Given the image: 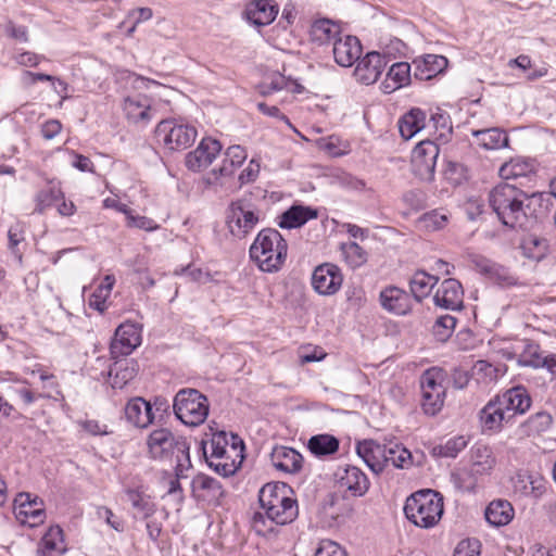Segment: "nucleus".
<instances>
[{
	"label": "nucleus",
	"mask_w": 556,
	"mask_h": 556,
	"mask_svg": "<svg viewBox=\"0 0 556 556\" xmlns=\"http://www.w3.org/2000/svg\"><path fill=\"white\" fill-rule=\"evenodd\" d=\"M543 193L528 194L523 190L502 182L489 192V204L503 226L528 229L538 219L536 206H542Z\"/></svg>",
	"instance_id": "1"
},
{
	"label": "nucleus",
	"mask_w": 556,
	"mask_h": 556,
	"mask_svg": "<svg viewBox=\"0 0 556 556\" xmlns=\"http://www.w3.org/2000/svg\"><path fill=\"white\" fill-rule=\"evenodd\" d=\"M149 457L159 462H175L178 477H187L192 468L190 443L182 435H175L167 428H157L147 438Z\"/></svg>",
	"instance_id": "2"
},
{
	"label": "nucleus",
	"mask_w": 556,
	"mask_h": 556,
	"mask_svg": "<svg viewBox=\"0 0 556 556\" xmlns=\"http://www.w3.org/2000/svg\"><path fill=\"white\" fill-rule=\"evenodd\" d=\"M250 257L265 273H276L285 264L288 243L275 228L262 229L250 247Z\"/></svg>",
	"instance_id": "3"
},
{
	"label": "nucleus",
	"mask_w": 556,
	"mask_h": 556,
	"mask_svg": "<svg viewBox=\"0 0 556 556\" xmlns=\"http://www.w3.org/2000/svg\"><path fill=\"white\" fill-rule=\"evenodd\" d=\"M290 490L285 482L264 484L258 491L260 506L266 510L270 522L285 526L294 521L299 515L298 502L287 495Z\"/></svg>",
	"instance_id": "4"
},
{
	"label": "nucleus",
	"mask_w": 556,
	"mask_h": 556,
	"mask_svg": "<svg viewBox=\"0 0 556 556\" xmlns=\"http://www.w3.org/2000/svg\"><path fill=\"white\" fill-rule=\"evenodd\" d=\"M403 510L405 517L415 526L432 528L442 518L443 496L430 489L419 490L406 498Z\"/></svg>",
	"instance_id": "5"
},
{
	"label": "nucleus",
	"mask_w": 556,
	"mask_h": 556,
	"mask_svg": "<svg viewBox=\"0 0 556 556\" xmlns=\"http://www.w3.org/2000/svg\"><path fill=\"white\" fill-rule=\"evenodd\" d=\"M173 410L178 420L189 427L202 425L207 418L210 404L206 395L197 389H180L173 400Z\"/></svg>",
	"instance_id": "6"
},
{
	"label": "nucleus",
	"mask_w": 556,
	"mask_h": 556,
	"mask_svg": "<svg viewBox=\"0 0 556 556\" xmlns=\"http://www.w3.org/2000/svg\"><path fill=\"white\" fill-rule=\"evenodd\" d=\"M253 193L244 194L232 201L226 213V224L229 232L238 238H245L258 224L261 210L252 201Z\"/></svg>",
	"instance_id": "7"
},
{
	"label": "nucleus",
	"mask_w": 556,
	"mask_h": 556,
	"mask_svg": "<svg viewBox=\"0 0 556 556\" xmlns=\"http://www.w3.org/2000/svg\"><path fill=\"white\" fill-rule=\"evenodd\" d=\"M443 370L432 367L420 377L421 409L428 416H435L441 412L446 395V389L442 384Z\"/></svg>",
	"instance_id": "8"
},
{
	"label": "nucleus",
	"mask_w": 556,
	"mask_h": 556,
	"mask_svg": "<svg viewBox=\"0 0 556 556\" xmlns=\"http://www.w3.org/2000/svg\"><path fill=\"white\" fill-rule=\"evenodd\" d=\"M198 131L194 126L176 119H163L155 128V137L169 151H184L195 141Z\"/></svg>",
	"instance_id": "9"
},
{
	"label": "nucleus",
	"mask_w": 556,
	"mask_h": 556,
	"mask_svg": "<svg viewBox=\"0 0 556 556\" xmlns=\"http://www.w3.org/2000/svg\"><path fill=\"white\" fill-rule=\"evenodd\" d=\"M439 154L440 148L434 141L429 139L420 141L412 153L415 176L424 181H432Z\"/></svg>",
	"instance_id": "10"
},
{
	"label": "nucleus",
	"mask_w": 556,
	"mask_h": 556,
	"mask_svg": "<svg viewBox=\"0 0 556 556\" xmlns=\"http://www.w3.org/2000/svg\"><path fill=\"white\" fill-rule=\"evenodd\" d=\"M473 268L491 282L500 288L506 289L519 286L518 277L504 265L495 263L485 256L476 254L470 258Z\"/></svg>",
	"instance_id": "11"
},
{
	"label": "nucleus",
	"mask_w": 556,
	"mask_h": 556,
	"mask_svg": "<svg viewBox=\"0 0 556 556\" xmlns=\"http://www.w3.org/2000/svg\"><path fill=\"white\" fill-rule=\"evenodd\" d=\"M13 514L21 525H27L35 528L43 523L46 519V509L43 503L38 497L31 498L29 493H20L13 505Z\"/></svg>",
	"instance_id": "12"
},
{
	"label": "nucleus",
	"mask_w": 556,
	"mask_h": 556,
	"mask_svg": "<svg viewBox=\"0 0 556 556\" xmlns=\"http://www.w3.org/2000/svg\"><path fill=\"white\" fill-rule=\"evenodd\" d=\"M390 61V50L380 53L378 51H370L361 59L354 70V76L357 81L364 85L375 84L384 67Z\"/></svg>",
	"instance_id": "13"
},
{
	"label": "nucleus",
	"mask_w": 556,
	"mask_h": 556,
	"mask_svg": "<svg viewBox=\"0 0 556 556\" xmlns=\"http://www.w3.org/2000/svg\"><path fill=\"white\" fill-rule=\"evenodd\" d=\"M343 282L341 269L331 263L318 265L312 275V286L321 295L334 294Z\"/></svg>",
	"instance_id": "14"
},
{
	"label": "nucleus",
	"mask_w": 556,
	"mask_h": 556,
	"mask_svg": "<svg viewBox=\"0 0 556 556\" xmlns=\"http://www.w3.org/2000/svg\"><path fill=\"white\" fill-rule=\"evenodd\" d=\"M498 405L513 420L516 415H523L531 407V396L523 386H516L494 396Z\"/></svg>",
	"instance_id": "15"
},
{
	"label": "nucleus",
	"mask_w": 556,
	"mask_h": 556,
	"mask_svg": "<svg viewBox=\"0 0 556 556\" xmlns=\"http://www.w3.org/2000/svg\"><path fill=\"white\" fill-rule=\"evenodd\" d=\"M222 150L218 140L211 137L203 138L195 150L186 155L185 164L192 172H200L210 166Z\"/></svg>",
	"instance_id": "16"
},
{
	"label": "nucleus",
	"mask_w": 556,
	"mask_h": 556,
	"mask_svg": "<svg viewBox=\"0 0 556 556\" xmlns=\"http://www.w3.org/2000/svg\"><path fill=\"white\" fill-rule=\"evenodd\" d=\"M478 416L481 431L484 434L498 433L504 425L513 421L494 396L479 410Z\"/></svg>",
	"instance_id": "17"
},
{
	"label": "nucleus",
	"mask_w": 556,
	"mask_h": 556,
	"mask_svg": "<svg viewBox=\"0 0 556 556\" xmlns=\"http://www.w3.org/2000/svg\"><path fill=\"white\" fill-rule=\"evenodd\" d=\"M433 302L444 309L460 311L464 307L462 283L455 278L444 279L433 296Z\"/></svg>",
	"instance_id": "18"
},
{
	"label": "nucleus",
	"mask_w": 556,
	"mask_h": 556,
	"mask_svg": "<svg viewBox=\"0 0 556 556\" xmlns=\"http://www.w3.org/2000/svg\"><path fill=\"white\" fill-rule=\"evenodd\" d=\"M279 5L275 0H250L243 11L244 18L256 27L271 24L277 17Z\"/></svg>",
	"instance_id": "19"
},
{
	"label": "nucleus",
	"mask_w": 556,
	"mask_h": 556,
	"mask_svg": "<svg viewBox=\"0 0 556 556\" xmlns=\"http://www.w3.org/2000/svg\"><path fill=\"white\" fill-rule=\"evenodd\" d=\"M379 302L383 309L399 316L407 315L413 307L410 294L396 286H388L382 289Z\"/></svg>",
	"instance_id": "20"
},
{
	"label": "nucleus",
	"mask_w": 556,
	"mask_h": 556,
	"mask_svg": "<svg viewBox=\"0 0 556 556\" xmlns=\"http://www.w3.org/2000/svg\"><path fill=\"white\" fill-rule=\"evenodd\" d=\"M192 496L197 501L218 503L225 496L222 483L205 473H198L191 481Z\"/></svg>",
	"instance_id": "21"
},
{
	"label": "nucleus",
	"mask_w": 556,
	"mask_h": 556,
	"mask_svg": "<svg viewBox=\"0 0 556 556\" xmlns=\"http://www.w3.org/2000/svg\"><path fill=\"white\" fill-rule=\"evenodd\" d=\"M333 58L338 65L342 67L352 66L362 54V45L356 36L345 35L334 40Z\"/></svg>",
	"instance_id": "22"
},
{
	"label": "nucleus",
	"mask_w": 556,
	"mask_h": 556,
	"mask_svg": "<svg viewBox=\"0 0 556 556\" xmlns=\"http://www.w3.org/2000/svg\"><path fill=\"white\" fill-rule=\"evenodd\" d=\"M336 478L341 488H345L354 496L364 495L369 489V480L367 476L358 468L346 465L339 468Z\"/></svg>",
	"instance_id": "23"
},
{
	"label": "nucleus",
	"mask_w": 556,
	"mask_h": 556,
	"mask_svg": "<svg viewBox=\"0 0 556 556\" xmlns=\"http://www.w3.org/2000/svg\"><path fill=\"white\" fill-rule=\"evenodd\" d=\"M317 217L318 210L316 207L293 203L278 217V226L282 229H298Z\"/></svg>",
	"instance_id": "24"
},
{
	"label": "nucleus",
	"mask_w": 556,
	"mask_h": 556,
	"mask_svg": "<svg viewBox=\"0 0 556 556\" xmlns=\"http://www.w3.org/2000/svg\"><path fill=\"white\" fill-rule=\"evenodd\" d=\"M128 422L138 428H147L154 420L153 406L143 397L130 399L124 409Z\"/></svg>",
	"instance_id": "25"
},
{
	"label": "nucleus",
	"mask_w": 556,
	"mask_h": 556,
	"mask_svg": "<svg viewBox=\"0 0 556 556\" xmlns=\"http://www.w3.org/2000/svg\"><path fill=\"white\" fill-rule=\"evenodd\" d=\"M413 64L415 66L413 77L425 81L442 74L448 65V60L439 54H426L421 59L414 60Z\"/></svg>",
	"instance_id": "26"
},
{
	"label": "nucleus",
	"mask_w": 556,
	"mask_h": 556,
	"mask_svg": "<svg viewBox=\"0 0 556 556\" xmlns=\"http://www.w3.org/2000/svg\"><path fill=\"white\" fill-rule=\"evenodd\" d=\"M141 344V327L131 321L121 324L115 330V339L112 349L121 345L119 353L129 355Z\"/></svg>",
	"instance_id": "27"
},
{
	"label": "nucleus",
	"mask_w": 556,
	"mask_h": 556,
	"mask_svg": "<svg viewBox=\"0 0 556 556\" xmlns=\"http://www.w3.org/2000/svg\"><path fill=\"white\" fill-rule=\"evenodd\" d=\"M270 459L276 469L286 473H296L302 469L303 456L292 447H274Z\"/></svg>",
	"instance_id": "28"
},
{
	"label": "nucleus",
	"mask_w": 556,
	"mask_h": 556,
	"mask_svg": "<svg viewBox=\"0 0 556 556\" xmlns=\"http://www.w3.org/2000/svg\"><path fill=\"white\" fill-rule=\"evenodd\" d=\"M341 37V27L329 18L315 20L309 28L311 41L324 46L328 43H334L336 39Z\"/></svg>",
	"instance_id": "29"
},
{
	"label": "nucleus",
	"mask_w": 556,
	"mask_h": 556,
	"mask_svg": "<svg viewBox=\"0 0 556 556\" xmlns=\"http://www.w3.org/2000/svg\"><path fill=\"white\" fill-rule=\"evenodd\" d=\"M410 80V64L407 62H396L390 66L387 78L381 83V89L384 93H391L409 85Z\"/></svg>",
	"instance_id": "30"
},
{
	"label": "nucleus",
	"mask_w": 556,
	"mask_h": 556,
	"mask_svg": "<svg viewBox=\"0 0 556 556\" xmlns=\"http://www.w3.org/2000/svg\"><path fill=\"white\" fill-rule=\"evenodd\" d=\"M123 110L128 122L147 125L151 121V106L147 98L127 97Z\"/></svg>",
	"instance_id": "31"
},
{
	"label": "nucleus",
	"mask_w": 556,
	"mask_h": 556,
	"mask_svg": "<svg viewBox=\"0 0 556 556\" xmlns=\"http://www.w3.org/2000/svg\"><path fill=\"white\" fill-rule=\"evenodd\" d=\"M471 135L477 139V144L484 150H498L509 144L506 131L497 127L472 130Z\"/></svg>",
	"instance_id": "32"
},
{
	"label": "nucleus",
	"mask_w": 556,
	"mask_h": 556,
	"mask_svg": "<svg viewBox=\"0 0 556 556\" xmlns=\"http://www.w3.org/2000/svg\"><path fill=\"white\" fill-rule=\"evenodd\" d=\"M514 507L506 500L492 501L485 508V520L493 527L508 525L514 518Z\"/></svg>",
	"instance_id": "33"
},
{
	"label": "nucleus",
	"mask_w": 556,
	"mask_h": 556,
	"mask_svg": "<svg viewBox=\"0 0 556 556\" xmlns=\"http://www.w3.org/2000/svg\"><path fill=\"white\" fill-rule=\"evenodd\" d=\"M426 112L419 108H413L399 121V130L405 140H409L425 128Z\"/></svg>",
	"instance_id": "34"
},
{
	"label": "nucleus",
	"mask_w": 556,
	"mask_h": 556,
	"mask_svg": "<svg viewBox=\"0 0 556 556\" xmlns=\"http://www.w3.org/2000/svg\"><path fill=\"white\" fill-rule=\"evenodd\" d=\"M339 446V439L328 433L313 435L307 442L308 451L318 458L336 454Z\"/></svg>",
	"instance_id": "35"
},
{
	"label": "nucleus",
	"mask_w": 556,
	"mask_h": 556,
	"mask_svg": "<svg viewBox=\"0 0 556 556\" xmlns=\"http://www.w3.org/2000/svg\"><path fill=\"white\" fill-rule=\"evenodd\" d=\"M64 535L60 526H51L45 535L41 538L37 554L38 556H48V553L58 552L60 555L64 554L66 548L63 546Z\"/></svg>",
	"instance_id": "36"
},
{
	"label": "nucleus",
	"mask_w": 556,
	"mask_h": 556,
	"mask_svg": "<svg viewBox=\"0 0 556 556\" xmlns=\"http://www.w3.org/2000/svg\"><path fill=\"white\" fill-rule=\"evenodd\" d=\"M381 456L386 464L391 463L395 468L404 469L413 464L412 453L400 443L381 445Z\"/></svg>",
	"instance_id": "37"
},
{
	"label": "nucleus",
	"mask_w": 556,
	"mask_h": 556,
	"mask_svg": "<svg viewBox=\"0 0 556 556\" xmlns=\"http://www.w3.org/2000/svg\"><path fill=\"white\" fill-rule=\"evenodd\" d=\"M438 281V277L429 275L425 270H417L409 280L410 292L415 301L420 303L427 298Z\"/></svg>",
	"instance_id": "38"
},
{
	"label": "nucleus",
	"mask_w": 556,
	"mask_h": 556,
	"mask_svg": "<svg viewBox=\"0 0 556 556\" xmlns=\"http://www.w3.org/2000/svg\"><path fill=\"white\" fill-rule=\"evenodd\" d=\"M498 174L505 180L527 177L534 174V163L523 157L510 159L500 167Z\"/></svg>",
	"instance_id": "39"
},
{
	"label": "nucleus",
	"mask_w": 556,
	"mask_h": 556,
	"mask_svg": "<svg viewBox=\"0 0 556 556\" xmlns=\"http://www.w3.org/2000/svg\"><path fill=\"white\" fill-rule=\"evenodd\" d=\"M225 159L223 161V165L218 168H214L212 174L220 177L229 176L233 173L237 166H240L247 159L248 154L243 147L241 146H231L227 149L225 153Z\"/></svg>",
	"instance_id": "40"
},
{
	"label": "nucleus",
	"mask_w": 556,
	"mask_h": 556,
	"mask_svg": "<svg viewBox=\"0 0 556 556\" xmlns=\"http://www.w3.org/2000/svg\"><path fill=\"white\" fill-rule=\"evenodd\" d=\"M8 250L13 256V260L21 265L23 260L24 251L26 250L27 243L25 241L24 225L16 223L11 226L8 230Z\"/></svg>",
	"instance_id": "41"
},
{
	"label": "nucleus",
	"mask_w": 556,
	"mask_h": 556,
	"mask_svg": "<svg viewBox=\"0 0 556 556\" xmlns=\"http://www.w3.org/2000/svg\"><path fill=\"white\" fill-rule=\"evenodd\" d=\"M548 240L530 233L526 236L520 244L523 256L534 261H541L548 251Z\"/></svg>",
	"instance_id": "42"
},
{
	"label": "nucleus",
	"mask_w": 556,
	"mask_h": 556,
	"mask_svg": "<svg viewBox=\"0 0 556 556\" xmlns=\"http://www.w3.org/2000/svg\"><path fill=\"white\" fill-rule=\"evenodd\" d=\"M552 415L546 410H539L522 422L521 428L525 434L533 435L546 432L552 427Z\"/></svg>",
	"instance_id": "43"
},
{
	"label": "nucleus",
	"mask_w": 556,
	"mask_h": 556,
	"mask_svg": "<svg viewBox=\"0 0 556 556\" xmlns=\"http://www.w3.org/2000/svg\"><path fill=\"white\" fill-rule=\"evenodd\" d=\"M60 199H63L61 188L51 184L36 193L34 212L42 214L48 207L60 201Z\"/></svg>",
	"instance_id": "44"
},
{
	"label": "nucleus",
	"mask_w": 556,
	"mask_h": 556,
	"mask_svg": "<svg viewBox=\"0 0 556 556\" xmlns=\"http://www.w3.org/2000/svg\"><path fill=\"white\" fill-rule=\"evenodd\" d=\"M126 495L132 507L142 518H149L156 511L155 504L151 501L150 496L146 495L143 492L129 489L126 491Z\"/></svg>",
	"instance_id": "45"
},
{
	"label": "nucleus",
	"mask_w": 556,
	"mask_h": 556,
	"mask_svg": "<svg viewBox=\"0 0 556 556\" xmlns=\"http://www.w3.org/2000/svg\"><path fill=\"white\" fill-rule=\"evenodd\" d=\"M111 386L114 389H123L136 376L135 364L129 363H115V368H111L109 372Z\"/></svg>",
	"instance_id": "46"
},
{
	"label": "nucleus",
	"mask_w": 556,
	"mask_h": 556,
	"mask_svg": "<svg viewBox=\"0 0 556 556\" xmlns=\"http://www.w3.org/2000/svg\"><path fill=\"white\" fill-rule=\"evenodd\" d=\"M467 445L464 437H454L447 440L444 444H438L432 447L431 454L434 457H450L455 458L460 451Z\"/></svg>",
	"instance_id": "47"
},
{
	"label": "nucleus",
	"mask_w": 556,
	"mask_h": 556,
	"mask_svg": "<svg viewBox=\"0 0 556 556\" xmlns=\"http://www.w3.org/2000/svg\"><path fill=\"white\" fill-rule=\"evenodd\" d=\"M200 451L202 452V455L205 458L208 467L225 478L235 475L236 471L240 468L241 462L236 464L235 460H231L230 463L227 460L223 462V459L210 460L207 457L205 440L200 442Z\"/></svg>",
	"instance_id": "48"
},
{
	"label": "nucleus",
	"mask_w": 556,
	"mask_h": 556,
	"mask_svg": "<svg viewBox=\"0 0 556 556\" xmlns=\"http://www.w3.org/2000/svg\"><path fill=\"white\" fill-rule=\"evenodd\" d=\"M456 324L457 319L452 315L446 314L437 318L432 327V333L435 337L437 341H447L453 334Z\"/></svg>",
	"instance_id": "49"
},
{
	"label": "nucleus",
	"mask_w": 556,
	"mask_h": 556,
	"mask_svg": "<svg viewBox=\"0 0 556 556\" xmlns=\"http://www.w3.org/2000/svg\"><path fill=\"white\" fill-rule=\"evenodd\" d=\"M481 543L478 539L462 540L454 549V556H479Z\"/></svg>",
	"instance_id": "50"
},
{
	"label": "nucleus",
	"mask_w": 556,
	"mask_h": 556,
	"mask_svg": "<svg viewBox=\"0 0 556 556\" xmlns=\"http://www.w3.org/2000/svg\"><path fill=\"white\" fill-rule=\"evenodd\" d=\"M402 200L415 211L422 210L426 206V193L420 189H412L404 192Z\"/></svg>",
	"instance_id": "51"
},
{
	"label": "nucleus",
	"mask_w": 556,
	"mask_h": 556,
	"mask_svg": "<svg viewBox=\"0 0 556 556\" xmlns=\"http://www.w3.org/2000/svg\"><path fill=\"white\" fill-rule=\"evenodd\" d=\"M315 556H348L344 548L331 540H323L315 552Z\"/></svg>",
	"instance_id": "52"
},
{
	"label": "nucleus",
	"mask_w": 556,
	"mask_h": 556,
	"mask_svg": "<svg viewBox=\"0 0 556 556\" xmlns=\"http://www.w3.org/2000/svg\"><path fill=\"white\" fill-rule=\"evenodd\" d=\"M356 453L363 459L374 457V454L381 455V445L374 440H364L356 444Z\"/></svg>",
	"instance_id": "53"
},
{
	"label": "nucleus",
	"mask_w": 556,
	"mask_h": 556,
	"mask_svg": "<svg viewBox=\"0 0 556 556\" xmlns=\"http://www.w3.org/2000/svg\"><path fill=\"white\" fill-rule=\"evenodd\" d=\"M127 226L132 228L142 229L146 231H153L159 228V225L147 216L131 215L128 216Z\"/></svg>",
	"instance_id": "54"
},
{
	"label": "nucleus",
	"mask_w": 556,
	"mask_h": 556,
	"mask_svg": "<svg viewBox=\"0 0 556 556\" xmlns=\"http://www.w3.org/2000/svg\"><path fill=\"white\" fill-rule=\"evenodd\" d=\"M345 254L354 266H359L367 260L366 251L356 242H351L346 245Z\"/></svg>",
	"instance_id": "55"
},
{
	"label": "nucleus",
	"mask_w": 556,
	"mask_h": 556,
	"mask_svg": "<svg viewBox=\"0 0 556 556\" xmlns=\"http://www.w3.org/2000/svg\"><path fill=\"white\" fill-rule=\"evenodd\" d=\"M485 453V459H477L471 466V471L477 475L489 473L495 465V459L491 456L489 447L483 446Z\"/></svg>",
	"instance_id": "56"
},
{
	"label": "nucleus",
	"mask_w": 556,
	"mask_h": 556,
	"mask_svg": "<svg viewBox=\"0 0 556 556\" xmlns=\"http://www.w3.org/2000/svg\"><path fill=\"white\" fill-rule=\"evenodd\" d=\"M5 33L8 37L14 39L17 42L28 41V30L24 25H16L12 21H9L5 25Z\"/></svg>",
	"instance_id": "57"
},
{
	"label": "nucleus",
	"mask_w": 556,
	"mask_h": 556,
	"mask_svg": "<svg viewBox=\"0 0 556 556\" xmlns=\"http://www.w3.org/2000/svg\"><path fill=\"white\" fill-rule=\"evenodd\" d=\"M78 424L90 435H108L112 433V431L108 430L106 425L100 424L94 419L81 420Z\"/></svg>",
	"instance_id": "58"
},
{
	"label": "nucleus",
	"mask_w": 556,
	"mask_h": 556,
	"mask_svg": "<svg viewBox=\"0 0 556 556\" xmlns=\"http://www.w3.org/2000/svg\"><path fill=\"white\" fill-rule=\"evenodd\" d=\"M268 517L265 513L255 511L251 518V527L257 535L265 536L273 528H267Z\"/></svg>",
	"instance_id": "59"
},
{
	"label": "nucleus",
	"mask_w": 556,
	"mask_h": 556,
	"mask_svg": "<svg viewBox=\"0 0 556 556\" xmlns=\"http://www.w3.org/2000/svg\"><path fill=\"white\" fill-rule=\"evenodd\" d=\"M431 122L433 123V127L435 129L446 130L447 136H450L453 131L452 121L447 113L445 112H437L431 115Z\"/></svg>",
	"instance_id": "60"
},
{
	"label": "nucleus",
	"mask_w": 556,
	"mask_h": 556,
	"mask_svg": "<svg viewBox=\"0 0 556 556\" xmlns=\"http://www.w3.org/2000/svg\"><path fill=\"white\" fill-rule=\"evenodd\" d=\"M257 109L263 114L270 116V117H276V118L285 122L289 127L293 128L289 117L287 115H285L278 106L268 105L265 102H260L257 104Z\"/></svg>",
	"instance_id": "61"
},
{
	"label": "nucleus",
	"mask_w": 556,
	"mask_h": 556,
	"mask_svg": "<svg viewBox=\"0 0 556 556\" xmlns=\"http://www.w3.org/2000/svg\"><path fill=\"white\" fill-rule=\"evenodd\" d=\"M62 130V124L58 119H49L41 126V135L46 140L55 138Z\"/></svg>",
	"instance_id": "62"
},
{
	"label": "nucleus",
	"mask_w": 556,
	"mask_h": 556,
	"mask_svg": "<svg viewBox=\"0 0 556 556\" xmlns=\"http://www.w3.org/2000/svg\"><path fill=\"white\" fill-rule=\"evenodd\" d=\"M226 445H227V441H226L225 437L219 435L216 439L213 438L211 441V447H212L211 458H215V459L226 458V453H227Z\"/></svg>",
	"instance_id": "63"
},
{
	"label": "nucleus",
	"mask_w": 556,
	"mask_h": 556,
	"mask_svg": "<svg viewBox=\"0 0 556 556\" xmlns=\"http://www.w3.org/2000/svg\"><path fill=\"white\" fill-rule=\"evenodd\" d=\"M98 515L101 518H104L106 523L112 527L116 531H123L124 530V523L121 519H118L113 511L110 508L101 507L98 510Z\"/></svg>",
	"instance_id": "64"
}]
</instances>
